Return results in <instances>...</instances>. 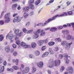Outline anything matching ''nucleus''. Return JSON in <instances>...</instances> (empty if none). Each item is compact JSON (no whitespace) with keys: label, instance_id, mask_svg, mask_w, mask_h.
Masks as SVG:
<instances>
[{"label":"nucleus","instance_id":"nucleus-45","mask_svg":"<svg viewBox=\"0 0 74 74\" xmlns=\"http://www.w3.org/2000/svg\"><path fill=\"white\" fill-rule=\"evenodd\" d=\"M63 26H59L58 27V29H63Z\"/></svg>","mask_w":74,"mask_h":74},{"label":"nucleus","instance_id":"nucleus-39","mask_svg":"<svg viewBox=\"0 0 74 74\" xmlns=\"http://www.w3.org/2000/svg\"><path fill=\"white\" fill-rule=\"evenodd\" d=\"M23 31L24 32V33H26L27 32H28V30H26V28H23Z\"/></svg>","mask_w":74,"mask_h":74},{"label":"nucleus","instance_id":"nucleus-43","mask_svg":"<svg viewBox=\"0 0 74 74\" xmlns=\"http://www.w3.org/2000/svg\"><path fill=\"white\" fill-rule=\"evenodd\" d=\"M45 49H46V47L45 46H43L42 48V51H44L45 50Z\"/></svg>","mask_w":74,"mask_h":74},{"label":"nucleus","instance_id":"nucleus-56","mask_svg":"<svg viewBox=\"0 0 74 74\" xmlns=\"http://www.w3.org/2000/svg\"><path fill=\"white\" fill-rule=\"evenodd\" d=\"M29 14H26L25 16H24V18H26L28 16Z\"/></svg>","mask_w":74,"mask_h":74},{"label":"nucleus","instance_id":"nucleus-38","mask_svg":"<svg viewBox=\"0 0 74 74\" xmlns=\"http://www.w3.org/2000/svg\"><path fill=\"white\" fill-rule=\"evenodd\" d=\"M29 57L30 58H34V56L32 54H30L29 55Z\"/></svg>","mask_w":74,"mask_h":74},{"label":"nucleus","instance_id":"nucleus-28","mask_svg":"<svg viewBox=\"0 0 74 74\" xmlns=\"http://www.w3.org/2000/svg\"><path fill=\"white\" fill-rule=\"evenodd\" d=\"M19 32V29H16L14 31V33L16 34H18Z\"/></svg>","mask_w":74,"mask_h":74},{"label":"nucleus","instance_id":"nucleus-24","mask_svg":"<svg viewBox=\"0 0 74 74\" xmlns=\"http://www.w3.org/2000/svg\"><path fill=\"white\" fill-rule=\"evenodd\" d=\"M40 54V53L38 51H36L35 52V54L36 56H39Z\"/></svg>","mask_w":74,"mask_h":74},{"label":"nucleus","instance_id":"nucleus-49","mask_svg":"<svg viewBox=\"0 0 74 74\" xmlns=\"http://www.w3.org/2000/svg\"><path fill=\"white\" fill-rule=\"evenodd\" d=\"M18 53H17V52L16 51H14L13 53V55L14 56H16L17 55Z\"/></svg>","mask_w":74,"mask_h":74},{"label":"nucleus","instance_id":"nucleus-44","mask_svg":"<svg viewBox=\"0 0 74 74\" xmlns=\"http://www.w3.org/2000/svg\"><path fill=\"white\" fill-rule=\"evenodd\" d=\"M4 39V36H2L0 38V41L1 42Z\"/></svg>","mask_w":74,"mask_h":74},{"label":"nucleus","instance_id":"nucleus-20","mask_svg":"<svg viewBox=\"0 0 74 74\" xmlns=\"http://www.w3.org/2000/svg\"><path fill=\"white\" fill-rule=\"evenodd\" d=\"M37 45V44L35 42H32L31 43V47L32 48H35L36 47Z\"/></svg>","mask_w":74,"mask_h":74},{"label":"nucleus","instance_id":"nucleus-23","mask_svg":"<svg viewBox=\"0 0 74 74\" xmlns=\"http://www.w3.org/2000/svg\"><path fill=\"white\" fill-rule=\"evenodd\" d=\"M4 66H3L2 67H1V68L0 70V73H3L4 71Z\"/></svg>","mask_w":74,"mask_h":74},{"label":"nucleus","instance_id":"nucleus-9","mask_svg":"<svg viewBox=\"0 0 74 74\" xmlns=\"http://www.w3.org/2000/svg\"><path fill=\"white\" fill-rule=\"evenodd\" d=\"M30 71V68L29 67H26L24 69H23L22 71V73L23 74H25V73H28Z\"/></svg>","mask_w":74,"mask_h":74},{"label":"nucleus","instance_id":"nucleus-41","mask_svg":"<svg viewBox=\"0 0 74 74\" xmlns=\"http://www.w3.org/2000/svg\"><path fill=\"white\" fill-rule=\"evenodd\" d=\"M12 46L13 47V48H14V49L16 48V47H17L16 45L15 44H13V45H12Z\"/></svg>","mask_w":74,"mask_h":74},{"label":"nucleus","instance_id":"nucleus-32","mask_svg":"<svg viewBox=\"0 0 74 74\" xmlns=\"http://www.w3.org/2000/svg\"><path fill=\"white\" fill-rule=\"evenodd\" d=\"M28 3L29 4H31L34 3V0H29Z\"/></svg>","mask_w":74,"mask_h":74},{"label":"nucleus","instance_id":"nucleus-18","mask_svg":"<svg viewBox=\"0 0 74 74\" xmlns=\"http://www.w3.org/2000/svg\"><path fill=\"white\" fill-rule=\"evenodd\" d=\"M23 10L25 12H27L29 10V7H25L23 8Z\"/></svg>","mask_w":74,"mask_h":74},{"label":"nucleus","instance_id":"nucleus-34","mask_svg":"<svg viewBox=\"0 0 74 74\" xmlns=\"http://www.w3.org/2000/svg\"><path fill=\"white\" fill-rule=\"evenodd\" d=\"M73 12L72 11H70L67 12V13L69 15H72V14Z\"/></svg>","mask_w":74,"mask_h":74},{"label":"nucleus","instance_id":"nucleus-47","mask_svg":"<svg viewBox=\"0 0 74 74\" xmlns=\"http://www.w3.org/2000/svg\"><path fill=\"white\" fill-rule=\"evenodd\" d=\"M58 15L57 17H58H58H62V16H64V14H61L60 15H59V14H57V15Z\"/></svg>","mask_w":74,"mask_h":74},{"label":"nucleus","instance_id":"nucleus-1","mask_svg":"<svg viewBox=\"0 0 74 74\" xmlns=\"http://www.w3.org/2000/svg\"><path fill=\"white\" fill-rule=\"evenodd\" d=\"M49 62L50 63V65L48 67L49 68H52L53 66H57L60 64V61L59 60L55 61L53 62V60L52 59H50L49 61Z\"/></svg>","mask_w":74,"mask_h":74},{"label":"nucleus","instance_id":"nucleus-12","mask_svg":"<svg viewBox=\"0 0 74 74\" xmlns=\"http://www.w3.org/2000/svg\"><path fill=\"white\" fill-rule=\"evenodd\" d=\"M67 71L69 74H72L73 73V69L71 66H69L67 68Z\"/></svg>","mask_w":74,"mask_h":74},{"label":"nucleus","instance_id":"nucleus-60","mask_svg":"<svg viewBox=\"0 0 74 74\" xmlns=\"http://www.w3.org/2000/svg\"><path fill=\"white\" fill-rule=\"evenodd\" d=\"M42 23H38V24H37V26H40V25H42Z\"/></svg>","mask_w":74,"mask_h":74},{"label":"nucleus","instance_id":"nucleus-16","mask_svg":"<svg viewBox=\"0 0 74 74\" xmlns=\"http://www.w3.org/2000/svg\"><path fill=\"white\" fill-rule=\"evenodd\" d=\"M5 51L8 53L10 51V48L9 46L5 47Z\"/></svg>","mask_w":74,"mask_h":74},{"label":"nucleus","instance_id":"nucleus-2","mask_svg":"<svg viewBox=\"0 0 74 74\" xmlns=\"http://www.w3.org/2000/svg\"><path fill=\"white\" fill-rule=\"evenodd\" d=\"M39 33H41L40 34V36H44V35L45 34V32H44V30L38 29L37 31L35 32V36H33V38H34V39H36V38H37L39 37V36L38 35Z\"/></svg>","mask_w":74,"mask_h":74},{"label":"nucleus","instance_id":"nucleus-19","mask_svg":"<svg viewBox=\"0 0 74 74\" xmlns=\"http://www.w3.org/2000/svg\"><path fill=\"white\" fill-rule=\"evenodd\" d=\"M58 30V29L55 27H53L51 28L50 29V31L51 32H55V31H56Z\"/></svg>","mask_w":74,"mask_h":74},{"label":"nucleus","instance_id":"nucleus-61","mask_svg":"<svg viewBox=\"0 0 74 74\" xmlns=\"http://www.w3.org/2000/svg\"><path fill=\"white\" fill-rule=\"evenodd\" d=\"M21 66L22 68V69H24L25 67V66L23 64H21Z\"/></svg>","mask_w":74,"mask_h":74},{"label":"nucleus","instance_id":"nucleus-59","mask_svg":"<svg viewBox=\"0 0 74 74\" xmlns=\"http://www.w3.org/2000/svg\"><path fill=\"white\" fill-rule=\"evenodd\" d=\"M54 1V0H51L49 2V3H52Z\"/></svg>","mask_w":74,"mask_h":74},{"label":"nucleus","instance_id":"nucleus-33","mask_svg":"<svg viewBox=\"0 0 74 74\" xmlns=\"http://www.w3.org/2000/svg\"><path fill=\"white\" fill-rule=\"evenodd\" d=\"M12 69H14V70H18L19 69V68L17 66H14L12 67Z\"/></svg>","mask_w":74,"mask_h":74},{"label":"nucleus","instance_id":"nucleus-30","mask_svg":"<svg viewBox=\"0 0 74 74\" xmlns=\"http://www.w3.org/2000/svg\"><path fill=\"white\" fill-rule=\"evenodd\" d=\"M29 7L30 9H31L32 10H34V5L32 4H30Z\"/></svg>","mask_w":74,"mask_h":74},{"label":"nucleus","instance_id":"nucleus-21","mask_svg":"<svg viewBox=\"0 0 74 74\" xmlns=\"http://www.w3.org/2000/svg\"><path fill=\"white\" fill-rule=\"evenodd\" d=\"M49 54V53L47 52H46L43 54L42 55V58H44V57H46V56H47Z\"/></svg>","mask_w":74,"mask_h":74},{"label":"nucleus","instance_id":"nucleus-36","mask_svg":"<svg viewBox=\"0 0 74 74\" xmlns=\"http://www.w3.org/2000/svg\"><path fill=\"white\" fill-rule=\"evenodd\" d=\"M4 24V21L3 20L0 21V25H3Z\"/></svg>","mask_w":74,"mask_h":74},{"label":"nucleus","instance_id":"nucleus-52","mask_svg":"<svg viewBox=\"0 0 74 74\" xmlns=\"http://www.w3.org/2000/svg\"><path fill=\"white\" fill-rule=\"evenodd\" d=\"M30 22H28L26 23V26H29L30 25Z\"/></svg>","mask_w":74,"mask_h":74},{"label":"nucleus","instance_id":"nucleus-64","mask_svg":"<svg viewBox=\"0 0 74 74\" xmlns=\"http://www.w3.org/2000/svg\"><path fill=\"white\" fill-rule=\"evenodd\" d=\"M2 62H3L2 58H0V63H2Z\"/></svg>","mask_w":74,"mask_h":74},{"label":"nucleus","instance_id":"nucleus-26","mask_svg":"<svg viewBox=\"0 0 74 74\" xmlns=\"http://www.w3.org/2000/svg\"><path fill=\"white\" fill-rule=\"evenodd\" d=\"M13 62H15V63L16 64V65H18V62H19V60L18 59H16V60L14 59L13 60Z\"/></svg>","mask_w":74,"mask_h":74},{"label":"nucleus","instance_id":"nucleus-54","mask_svg":"<svg viewBox=\"0 0 74 74\" xmlns=\"http://www.w3.org/2000/svg\"><path fill=\"white\" fill-rule=\"evenodd\" d=\"M64 66H62L61 67V70L62 71H63V70H64Z\"/></svg>","mask_w":74,"mask_h":74},{"label":"nucleus","instance_id":"nucleus-50","mask_svg":"<svg viewBox=\"0 0 74 74\" xmlns=\"http://www.w3.org/2000/svg\"><path fill=\"white\" fill-rule=\"evenodd\" d=\"M4 12H2L1 15L0 17V18H1L3 17V15H4Z\"/></svg>","mask_w":74,"mask_h":74},{"label":"nucleus","instance_id":"nucleus-14","mask_svg":"<svg viewBox=\"0 0 74 74\" xmlns=\"http://www.w3.org/2000/svg\"><path fill=\"white\" fill-rule=\"evenodd\" d=\"M17 7H18V4L17 3L13 4L12 5V10H15L16 8H17Z\"/></svg>","mask_w":74,"mask_h":74},{"label":"nucleus","instance_id":"nucleus-4","mask_svg":"<svg viewBox=\"0 0 74 74\" xmlns=\"http://www.w3.org/2000/svg\"><path fill=\"white\" fill-rule=\"evenodd\" d=\"M58 15H55L53 16V17L52 18H49L48 19V20H47L45 22V23H43L42 24V26H45L47 24V23H49L50 22H51L52 21H53V20H55V18H57V16H58Z\"/></svg>","mask_w":74,"mask_h":74},{"label":"nucleus","instance_id":"nucleus-31","mask_svg":"<svg viewBox=\"0 0 74 74\" xmlns=\"http://www.w3.org/2000/svg\"><path fill=\"white\" fill-rule=\"evenodd\" d=\"M71 38V36L70 35H68L66 36V39L68 40H70Z\"/></svg>","mask_w":74,"mask_h":74},{"label":"nucleus","instance_id":"nucleus-8","mask_svg":"<svg viewBox=\"0 0 74 74\" xmlns=\"http://www.w3.org/2000/svg\"><path fill=\"white\" fill-rule=\"evenodd\" d=\"M48 41V39H46L44 40H39L38 42V43L39 45L41 46V45H42V44H43V43H44V42H45V44L47 43Z\"/></svg>","mask_w":74,"mask_h":74},{"label":"nucleus","instance_id":"nucleus-3","mask_svg":"<svg viewBox=\"0 0 74 74\" xmlns=\"http://www.w3.org/2000/svg\"><path fill=\"white\" fill-rule=\"evenodd\" d=\"M61 44L62 45H65V48L66 49H68L69 48H70L71 47V45L73 44V42H71V43H67V41L66 40H64L62 42Z\"/></svg>","mask_w":74,"mask_h":74},{"label":"nucleus","instance_id":"nucleus-7","mask_svg":"<svg viewBox=\"0 0 74 74\" xmlns=\"http://www.w3.org/2000/svg\"><path fill=\"white\" fill-rule=\"evenodd\" d=\"M22 19V17H20L19 16H17L14 17L13 20V22L14 23L16 22H20Z\"/></svg>","mask_w":74,"mask_h":74},{"label":"nucleus","instance_id":"nucleus-42","mask_svg":"<svg viewBox=\"0 0 74 74\" xmlns=\"http://www.w3.org/2000/svg\"><path fill=\"white\" fill-rule=\"evenodd\" d=\"M11 55L9 54L8 55V61H10V60H11Z\"/></svg>","mask_w":74,"mask_h":74},{"label":"nucleus","instance_id":"nucleus-17","mask_svg":"<svg viewBox=\"0 0 74 74\" xmlns=\"http://www.w3.org/2000/svg\"><path fill=\"white\" fill-rule=\"evenodd\" d=\"M62 33L65 34H67L69 33V31L67 30H63L62 31Z\"/></svg>","mask_w":74,"mask_h":74},{"label":"nucleus","instance_id":"nucleus-46","mask_svg":"<svg viewBox=\"0 0 74 74\" xmlns=\"http://www.w3.org/2000/svg\"><path fill=\"white\" fill-rule=\"evenodd\" d=\"M59 50V48L58 47H56L54 49L55 51H58Z\"/></svg>","mask_w":74,"mask_h":74},{"label":"nucleus","instance_id":"nucleus-53","mask_svg":"<svg viewBox=\"0 0 74 74\" xmlns=\"http://www.w3.org/2000/svg\"><path fill=\"white\" fill-rule=\"evenodd\" d=\"M23 34V32H21L18 34V36L19 37H20V36H21Z\"/></svg>","mask_w":74,"mask_h":74},{"label":"nucleus","instance_id":"nucleus-6","mask_svg":"<svg viewBox=\"0 0 74 74\" xmlns=\"http://www.w3.org/2000/svg\"><path fill=\"white\" fill-rule=\"evenodd\" d=\"M18 34H16L14 36V34L12 33L11 34H10L8 33L7 34L6 36V39H7V38H9V40H12V37H17L18 36Z\"/></svg>","mask_w":74,"mask_h":74},{"label":"nucleus","instance_id":"nucleus-58","mask_svg":"<svg viewBox=\"0 0 74 74\" xmlns=\"http://www.w3.org/2000/svg\"><path fill=\"white\" fill-rule=\"evenodd\" d=\"M3 65H4V66H5V65L7 64V62H6L5 61L3 63Z\"/></svg>","mask_w":74,"mask_h":74},{"label":"nucleus","instance_id":"nucleus-29","mask_svg":"<svg viewBox=\"0 0 74 74\" xmlns=\"http://www.w3.org/2000/svg\"><path fill=\"white\" fill-rule=\"evenodd\" d=\"M32 73H34L36 71V68L35 67H33L32 68Z\"/></svg>","mask_w":74,"mask_h":74},{"label":"nucleus","instance_id":"nucleus-15","mask_svg":"<svg viewBox=\"0 0 74 74\" xmlns=\"http://www.w3.org/2000/svg\"><path fill=\"white\" fill-rule=\"evenodd\" d=\"M19 40V38L18 37H16L15 38V40H16V44L17 45H19L20 44V41L19 40Z\"/></svg>","mask_w":74,"mask_h":74},{"label":"nucleus","instance_id":"nucleus-62","mask_svg":"<svg viewBox=\"0 0 74 74\" xmlns=\"http://www.w3.org/2000/svg\"><path fill=\"white\" fill-rule=\"evenodd\" d=\"M66 4H67V5H70V4H71V3H70V2L69 3V1L67 2H66Z\"/></svg>","mask_w":74,"mask_h":74},{"label":"nucleus","instance_id":"nucleus-51","mask_svg":"<svg viewBox=\"0 0 74 74\" xmlns=\"http://www.w3.org/2000/svg\"><path fill=\"white\" fill-rule=\"evenodd\" d=\"M50 29V27H48L47 28H44V30L45 31L48 30Z\"/></svg>","mask_w":74,"mask_h":74},{"label":"nucleus","instance_id":"nucleus-10","mask_svg":"<svg viewBox=\"0 0 74 74\" xmlns=\"http://www.w3.org/2000/svg\"><path fill=\"white\" fill-rule=\"evenodd\" d=\"M21 47H23V48L26 49V48H29L30 45H26V43L22 42L21 43Z\"/></svg>","mask_w":74,"mask_h":74},{"label":"nucleus","instance_id":"nucleus-37","mask_svg":"<svg viewBox=\"0 0 74 74\" xmlns=\"http://www.w3.org/2000/svg\"><path fill=\"white\" fill-rule=\"evenodd\" d=\"M56 41H58V42H60L62 41V40L60 38H58L55 40Z\"/></svg>","mask_w":74,"mask_h":74},{"label":"nucleus","instance_id":"nucleus-13","mask_svg":"<svg viewBox=\"0 0 74 74\" xmlns=\"http://www.w3.org/2000/svg\"><path fill=\"white\" fill-rule=\"evenodd\" d=\"M43 62L42 61L40 62H38L37 64V66L39 68H42L43 67Z\"/></svg>","mask_w":74,"mask_h":74},{"label":"nucleus","instance_id":"nucleus-63","mask_svg":"<svg viewBox=\"0 0 74 74\" xmlns=\"http://www.w3.org/2000/svg\"><path fill=\"white\" fill-rule=\"evenodd\" d=\"M48 73L49 74H51V71L49 70L48 71Z\"/></svg>","mask_w":74,"mask_h":74},{"label":"nucleus","instance_id":"nucleus-25","mask_svg":"<svg viewBox=\"0 0 74 74\" xmlns=\"http://www.w3.org/2000/svg\"><path fill=\"white\" fill-rule=\"evenodd\" d=\"M41 2V1L40 0H38L36 1L35 3V4L36 5H38Z\"/></svg>","mask_w":74,"mask_h":74},{"label":"nucleus","instance_id":"nucleus-22","mask_svg":"<svg viewBox=\"0 0 74 74\" xmlns=\"http://www.w3.org/2000/svg\"><path fill=\"white\" fill-rule=\"evenodd\" d=\"M49 51L50 54H51V55H53L54 54V52H53V51L51 48H49Z\"/></svg>","mask_w":74,"mask_h":74},{"label":"nucleus","instance_id":"nucleus-40","mask_svg":"<svg viewBox=\"0 0 74 74\" xmlns=\"http://www.w3.org/2000/svg\"><path fill=\"white\" fill-rule=\"evenodd\" d=\"M33 32V30L31 29V30H29V31H28L27 32V34H30V33H32V32Z\"/></svg>","mask_w":74,"mask_h":74},{"label":"nucleus","instance_id":"nucleus-27","mask_svg":"<svg viewBox=\"0 0 74 74\" xmlns=\"http://www.w3.org/2000/svg\"><path fill=\"white\" fill-rule=\"evenodd\" d=\"M48 45L50 46H52L55 44V42H51L48 43Z\"/></svg>","mask_w":74,"mask_h":74},{"label":"nucleus","instance_id":"nucleus-48","mask_svg":"<svg viewBox=\"0 0 74 74\" xmlns=\"http://www.w3.org/2000/svg\"><path fill=\"white\" fill-rule=\"evenodd\" d=\"M34 14V12L33 11H32L30 13V16H32Z\"/></svg>","mask_w":74,"mask_h":74},{"label":"nucleus","instance_id":"nucleus-11","mask_svg":"<svg viewBox=\"0 0 74 74\" xmlns=\"http://www.w3.org/2000/svg\"><path fill=\"white\" fill-rule=\"evenodd\" d=\"M64 58V59L66 61V64H69V62H70V60L68 59V58H70V56H67V54L65 53V54Z\"/></svg>","mask_w":74,"mask_h":74},{"label":"nucleus","instance_id":"nucleus-57","mask_svg":"<svg viewBox=\"0 0 74 74\" xmlns=\"http://www.w3.org/2000/svg\"><path fill=\"white\" fill-rule=\"evenodd\" d=\"M63 14H64V15L65 16H66V15H67V13H66V12H64L63 13Z\"/></svg>","mask_w":74,"mask_h":74},{"label":"nucleus","instance_id":"nucleus-55","mask_svg":"<svg viewBox=\"0 0 74 74\" xmlns=\"http://www.w3.org/2000/svg\"><path fill=\"white\" fill-rule=\"evenodd\" d=\"M14 49L12 48L10 49V52H11V53L14 52Z\"/></svg>","mask_w":74,"mask_h":74},{"label":"nucleus","instance_id":"nucleus-35","mask_svg":"<svg viewBox=\"0 0 74 74\" xmlns=\"http://www.w3.org/2000/svg\"><path fill=\"white\" fill-rule=\"evenodd\" d=\"M58 58L59 59H62L63 58V56L62 54H59L58 56Z\"/></svg>","mask_w":74,"mask_h":74},{"label":"nucleus","instance_id":"nucleus-5","mask_svg":"<svg viewBox=\"0 0 74 74\" xmlns=\"http://www.w3.org/2000/svg\"><path fill=\"white\" fill-rule=\"evenodd\" d=\"M11 14L10 13H8L6 14L4 16V18L5 19V20L4 21L5 23H7L8 22H10V18H9Z\"/></svg>","mask_w":74,"mask_h":74}]
</instances>
